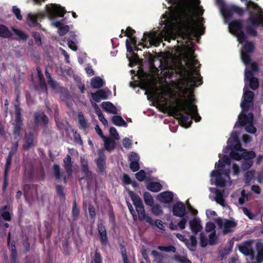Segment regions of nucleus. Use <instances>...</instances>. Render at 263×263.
Wrapping results in <instances>:
<instances>
[{"instance_id": "f257e3e1", "label": "nucleus", "mask_w": 263, "mask_h": 263, "mask_svg": "<svg viewBox=\"0 0 263 263\" xmlns=\"http://www.w3.org/2000/svg\"><path fill=\"white\" fill-rule=\"evenodd\" d=\"M170 108L179 116L180 122L186 128L191 125L193 119L195 122H199L201 119L198 113L197 105L193 104L190 101L178 99Z\"/></svg>"}, {"instance_id": "f03ea898", "label": "nucleus", "mask_w": 263, "mask_h": 263, "mask_svg": "<svg viewBox=\"0 0 263 263\" xmlns=\"http://www.w3.org/2000/svg\"><path fill=\"white\" fill-rule=\"evenodd\" d=\"M250 5L256 12L253 10L249 11V16L246 20L245 29L249 36L256 37L258 35L256 29L259 27H263V10L253 2H250Z\"/></svg>"}, {"instance_id": "7ed1b4c3", "label": "nucleus", "mask_w": 263, "mask_h": 263, "mask_svg": "<svg viewBox=\"0 0 263 263\" xmlns=\"http://www.w3.org/2000/svg\"><path fill=\"white\" fill-rule=\"evenodd\" d=\"M128 194L136 207V211L138 214V219L140 221H145L152 226L155 224L158 229L163 231L165 230V227L161 220L157 219L154 222V220L150 216L146 214L142 201L136 193L128 190Z\"/></svg>"}, {"instance_id": "20e7f679", "label": "nucleus", "mask_w": 263, "mask_h": 263, "mask_svg": "<svg viewBox=\"0 0 263 263\" xmlns=\"http://www.w3.org/2000/svg\"><path fill=\"white\" fill-rule=\"evenodd\" d=\"M181 21L188 33L195 36L203 33L204 28L200 29L197 27L193 16L190 13L185 12L183 13L181 17Z\"/></svg>"}, {"instance_id": "39448f33", "label": "nucleus", "mask_w": 263, "mask_h": 263, "mask_svg": "<svg viewBox=\"0 0 263 263\" xmlns=\"http://www.w3.org/2000/svg\"><path fill=\"white\" fill-rule=\"evenodd\" d=\"M220 7V11L226 18H231L234 13H237L239 16L242 17L244 14L243 9L235 5L227 6L223 0H216Z\"/></svg>"}, {"instance_id": "423d86ee", "label": "nucleus", "mask_w": 263, "mask_h": 263, "mask_svg": "<svg viewBox=\"0 0 263 263\" xmlns=\"http://www.w3.org/2000/svg\"><path fill=\"white\" fill-rule=\"evenodd\" d=\"M229 29L230 33L234 35L240 43H242L247 39V36L243 31V24L241 20H234L229 23Z\"/></svg>"}, {"instance_id": "0eeeda50", "label": "nucleus", "mask_w": 263, "mask_h": 263, "mask_svg": "<svg viewBox=\"0 0 263 263\" xmlns=\"http://www.w3.org/2000/svg\"><path fill=\"white\" fill-rule=\"evenodd\" d=\"M216 222L220 228H223V233L226 234L233 231V229L237 226V223L230 219H222L220 217L216 219Z\"/></svg>"}, {"instance_id": "6e6552de", "label": "nucleus", "mask_w": 263, "mask_h": 263, "mask_svg": "<svg viewBox=\"0 0 263 263\" xmlns=\"http://www.w3.org/2000/svg\"><path fill=\"white\" fill-rule=\"evenodd\" d=\"M47 12L50 19L54 20L58 16L63 17L66 11L64 7H61L60 5L54 4L47 9Z\"/></svg>"}, {"instance_id": "1a4fd4ad", "label": "nucleus", "mask_w": 263, "mask_h": 263, "mask_svg": "<svg viewBox=\"0 0 263 263\" xmlns=\"http://www.w3.org/2000/svg\"><path fill=\"white\" fill-rule=\"evenodd\" d=\"M14 152L11 151L9 152L8 156L6 158V162L5 164L4 174V181L2 187L3 192H5L8 185V174L9 170L12 163V159Z\"/></svg>"}, {"instance_id": "9d476101", "label": "nucleus", "mask_w": 263, "mask_h": 263, "mask_svg": "<svg viewBox=\"0 0 263 263\" xmlns=\"http://www.w3.org/2000/svg\"><path fill=\"white\" fill-rule=\"evenodd\" d=\"M243 97L244 99L241 102L240 106L243 111H247L250 105H253L254 93L250 90L244 91Z\"/></svg>"}, {"instance_id": "9b49d317", "label": "nucleus", "mask_w": 263, "mask_h": 263, "mask_svg": "<svg viewBox=\"0 0 263 263\" xmlns=\"http://www.w3.org/2000/svg\"><path fill=\"white\" fill-rule=\"evenodd\" d=\"M197 76H194V71H187V74L185 77V81L189 84L192 85L193 87H197L198 85L196 84L199 82V85H201L202 83V77L198 72L196 73Z\"/></svg>"}, {"instance_id": "f8f14e48", "label": "nucleus", "mask_w": 263, "mask_h": 263, "mask_svg": "<svg viewBox=\"0 0 263 263\" xmlns=\"http://www.w3.org/2000/svg\"><path fill=\"white\" fill-rule=\"evenodd\" d=\"M173 215L182 218L186 214L187 211L184 204L182 202H177L175 203L172 209Z\"/></svg>"}, {"instance_id": "ddd939ff", "label": "nucleus", "mask_w": 263, "mask_h": 263, "mask_svg": "<svg viewBox=\"0 0 263 263\" xmlns=\"http://www.w3.org/2000/svg\"><path fill=\"white\" fill-rule=\"evenodd\" d=\"M97 229L100 235V241L101 245L105 247L108 243L106 229L102 222H99L97 224Z\"/></svg>"}, {"instance_id": "4468645a", "label": "nucleus", "mask_w": 263, "mask_h": 263, "mask_svg": "<svg viewBox=\"0 0 263 263\" xmlns=\"http://www.w3.org/2000/svg\"><path fill=\"white\" fill-rule=\"evenodd\" d=\"M110 91L109 90L100 89L96 92L91 93V96L93 100L96 102H100L102 99H107Z\"/></svg>"}, {"instance_id": "2eb2a0df", "label": "nucleus", "mask_w": 263, "mask_h": 263, "mask_svg": "<svg viewBox=\"0 0 263 263\" xmlns=\"http://www.w3.org/2000/svg\"><path fill=\"white\" fill-rule=\"evenodd\" d=\"M252 242L251 240L245 241L239 246V251L246 256H253L254 252L252 249Z\"/></svg>"}, {"instance_id": "dca6fc26", "label": "nucleus", "mask_w": 263, "mask_h": 263, "mask_svg": "<svg viewBox=\"0 0 263 263\" xmlns=\"http://www.w3.org/2000/svg\"><path fill=\"white\" fill-rule=\"evenodd\" d=\"M52 171L55 180H60L63 179V182L65 184L67 183V179L71 177H68L67 176H63V172H61L60 165L58 164H53L52 166Z\"/></svg>"}, {"instance_id": "f3484780", "label": "nucleus", "mask_w": 263, "mask_h": 263, "mask_svg": "<svg viewBox=\"0 0 263 263\" xmlns=\"http://www.w3.org/2000/svg\"><path fill=\"white\" fill-rule=\"evenodd\" d=\"M174 195L172 192L165 191L158 195L157 198L161 202L170 203L173 200Z\"/></svg>"}, {"instance_id": "a211bd4d", "label": "nucleus", "mask_w": 263, "mask_h": 263, "mask_svg": "<svg viewBox=\"0 0 263 263\" xmlns=\"http://www.w3.org/2000/svg\"><path fill=\"white\" fill-rule=\"evenodd\" d=\"M189 226L190 229L195 235L200 232L202 229L201 221L197 218H194L192 220H190Z\"/></svg>"}, {"instance_id": "6ab92c4d", "label": "nucleus", "mask_w": 263, "mask_h": 263, "mask_svg": "<svg viewBox=\"0 0 263 263\" xmlns=\"http://www.w3.org/2000/svg\"><path fill=\"white\" fill-rule=\"evenodd\" d=\"M99 157L95 160L97 164L98 171L99 173H103L105 169L106 156L104 154L103 151L100 150L99 152Z\"/></svg>"}, {"instance_id": "aec40b11", "label": "nucleus", "mask_w": 263, "mask_h": 263, "mask_svg": "<svg viewBox=\"0 0 263 263\" xmlns=\"http://www.w3.org/2000/svg\"><path fill=\"white\" fill-rule=\"evenodd\" d=\"M64 166L68 177H72L73 162L71 157L67 155L63 159Z\"/></svg>"}, {"instance_id": "412c9836", "label": "nucleus", "mask_w": 263, "mask_h": 263, "mask_svg": "<svg viewBox=\"0 0 263 263\" xmlns=\"http://www.w3.org/2000/svg\"><path fill=\"white\" fill-rule=\"evenodd\" d=\"M254 115L252 112H249L248 115L242 114L239 117V124L240 126H244L247 123H252Z\"/></svg>"}, {"instance_id": "4be33fe9", "label": "nucleus", "mask_w": 263, "mask_h": 263, "mask_svg": "<svg viewBox=\"0 0 263 263\" xmlns=\"http://www.w3.org/2000/svg\"><path fill=\"white\" fill-rule=\"evenodd\" d=\"M151 255L154 258L153 263H164L165 259L167 257V255L159 253L156 250H153Z\"/></svg>"}, {"instance_id": "5701e85b", "label": "nucleus", "mask_w": 263, "mask_h": 263, "mask_svg": "<svg viewBox=\"0 0 263 263\" xmlns=\"http://www.w3.org/2000/svg\"><path fill=\"white\" fill-rule=\"evenodd\" d=\"M25 144L23 145V148L29 150L34 145V135L32 132L26 134L25 136Z\"/></svg>"}, {"instance_id": "b1692460", "label": "nucleus", "mask_w": 263, "mask_h": 263, "mask_svg": "<svg viewBox=\"0 0 263 263\" xmlns=\"http://www.w3.org/2000/svg\"><path fill=\"white\" fill-rule=\"evenodd\" d=\"M102 139L104 140V148L107 151L110 152L115 148L116 142L115 139L106 136Z\"/></svg>"}, {"instance_id": "393cba45", "label": "nucleus", "mask_w": 263, "mask_h": 263, "mask_svg": "<svg viewBox=\"0 0 263 263\" xmlns=\"http://www.w3.org/2000/svg\"><path fill=\"white\" fill-rule=\"evenodd\" d=\"M16 114L15 119V123L14 124L13 130H21L22 126L23 125V121L21 117V114H20V110L18 107H16Z\"/></svg>"}, {"instance_id": "a878e982", "label": "nucleus", "mask_w": 263, "mask_h": 263, "mask_svg": "<svg viewBox=\"0 0 263 263\" xmlns=\"http://www.w3.org/2000/svg\"><path fill=\"white\" fill-rule=\"evenodd\" d=\"M44 15L42 13H38L35 15H33L31 13L28 14L27 17L28 24L30 25L32 24L34 26H36L39 24L37 21L38 19H42Z\"/></svg>"}, {"instance_id": "bb28decb", "label": "nucleus", "mask_w": 263, "mask_h": 263, "mask_svg": "<svg viewBox=\"0 0 263 263\" xmlns=\"http://www.w3.org/2000/svg\"><path fill=\"white\" fill-rule=\"evenodd\" d=\"M162 39L157 36V32L153 31L151 32L150 42H148V45H146L145 46H147L150 47L152 46H154L155 47H158L160 45Z\"/></svg>"}, {"instance_id": "cd10ccee", "label": "nucleus", "mask_w": 263, "mask_h": 263, "mask_svg": "<svg viewBox=\"0 0 263 263\" xmlns=\"http://www.w3.org/2000/svg\"><path fill=\"white\" fill-rule=\"evenodd\" d=\"M255 249L257 252L256 257L257 262L260 263L263 260V243L260 240L257 241L255 244Z\"/></svg>"}, {"instance_id": "c85d7f7f", "label": "nucleus", "mask_w": 263, "mask_h": 263, "mask_svg": "<svg viewBox=\"0 0 263 263\" xmlns=\"http://www.w3.org/2000/svg\"><path fill=\"white\" fill-rule=\"evenodd\" d=\"M101 106L102 108L106 112L111 113L113 114H117V108L114 105V104L110 102H103Z\"/></svg>"}, {"instance_id": "c756f323", "label": "nucleus", "mask_w": 263, "mask_h": 263, "mask_svg": "<svg viewBox=\"0 0 263 263\" xmlns=\"http://www.w3.org/2000/svg\"><path fill=\"white\" fill-rule=\"evenodd\" d=\"M162 188V185L158 182H149L146 185V189L152 192H158Z\"/></svg>"}, {"instance_id": "7c9ffc66", "label": "nucleus", "mask_w": 263, "mask_h": 263, "mask_svg": "<svg viewBox=\"0 0 263 263\" xmlns=\"http://www.w3.org/2000/svg\"><path fill=\"white\" fill-rule=\"evenodd\" d=\"M12 36V33L5 25L0 24V37L9 39Z\"/></svg>"}, {"instance_id": "2f4dec72", "label": "nucleus", "mask_w": 263, "mask_h": 263, "mask_svg": "<svg viewBox=\"0 0 263 263\" xmlns=\"http://www.w3.org/2000/svg\"><path fill=\"white\" fill-rule=\"evenodd\" d=\"M151 36V32H145L143 33V37L141 39V42L138 44V46H141L142 48H149V46H145L148 45V42H150V37Z\"/></svg>"}, {"instance_id": "473e14b6", "label": "nucleus", "mask_w": 263, "mask_h": 263, "mask_svg": "<svg viewBox=\"0 0 263 263\" xmlns=\"http://www.w3.org/2000/svg\"><path fill=\"white\" fill-rule=\"evenodd\" d=\"M243 43V42H242ZM255 49L254 43L251 41H247V39L244 41L243 45V50L241 52L251 53L253 52Z\"/></svg>"}, {"instance_id": "72a5a7b5", "label": "nucleus", "mask_w": 263, "mask_h": 263, "mask_svg": "<svg viewBox=\"0 0 263 263\" xmlns=\"http://www.w3.org/2000/svg\"><path fill=\"white\" fill-rule=\"evenodd\" d=\"M112 122L118 126H124L127 127V123L124 121V120L120 116H114L111 119Z\"/></svg>"}, {"instance_id": "f704fd0d", "label": "nucleus", "mask_w": 263, "mask_h": 263, "mask_svg": "<svg viewBox=\"0 0 263 263\" xmlns=\"http://www.w3.org/2000/svg\"><path fill=\"white\" fill-rule=\"evenodd\" d=\"M81 164L82 172L85 174L86 177H90L91 174L90 171L89 170L87 160L84 159H81Z\"/></svg>"}, {"instance_id": "c9c22d12", "label": "nucleus", "mask_w": 263, "mask_h": 263, "mask_svg": "<svg viewBox=\"0 0 263 263\" xmlns=\"http://www.w3.org/2000/svg\"><path fill=\"white\" fill-rule=\"evenodd\" d=\"M256 157V154L253 151H248L246 149H242L241 158L244 160H252Z\"/></svg>"}, {"instance_id": "e433bc0d", "label": "nucleus", "mask_w": 263, "mask_h": 263, "mask_svg": "<svg viewBox=\"0 0 263 263\" xmlns=\"http://www.w3.org/2000/svg\"><path fill=\"white\" fill-rule=\"evenodd\" d=\"M8 209L9 206L8 205L1 207L0 208V214L5 220L9 221L11 220V216L10 213L6 211L8 210Z\"/></svg>"}, {"instance_id": "4c0bfd02", "label": "nucleus", "mask_w": 263, "mask_h": 263, "mask_svg": "<svg viewBox=\"0 0 263 263\" xmlns=\"http://www.w3.org/2000/svg\"><path fill=\"white\" fill-rule=\"evenodd\" d=\"M17 253L14 241H12L11 246L10 260L11 263H17Z\"/></svg>"}, {"instance_id": "58836bf2", "label": "nucleus", "mask_w": 263, "mask_h": 263, "mask_svg": "<svg viewBox=\"0 0 263 263\" xmlns=\"http://www.w3.org/2000/svg\"><path fill=\"white\" fill-rule=\"evenodd\" d=\"M91 85L94 88H100L103 85V81L100 77H94L91 79Z\"/></svg>"}, {"instance_id": "ea45409f", "label": "nucleus", "mask_w": 263, "mask_h": 263, "mask_svg": "<svg viewBox=\"0 0 263 263\" xmlns=\"http://www.w3.org/2000/svg\"><path fill=\"white\" fill-rule=\"evenodd\" d=\"M186 6H194L198 7L200 4V0H175Z\"/></svg>"}, {"instance_id": "a19ab883", "label": "nucleus", "mask_w": 263, "mask_h": 263, "mask_svg": "<svg viewBox=\"0 0 263 263\" xmlns=\"http://www.w3.org/2000/svg\"><path fill=\"white\" fill-rule=\"evenodd\" d=\"M255 171L253 170L248 171L245 174L244 182L246 185H249L251 181L254 178Z\"/></svg>"}, {"instance_id": "79ce46f5", "label": "nucleus", "mask_w": 263, "mask_h": 263, "mask_svg": "<svg viewBox=\"0 0 263 263\" xmlns=\"http://www.w3.org/2000/svg\"><path fill=\"white\" fill-rule=\"evenodd\" d=\"M80 214V210L77 205L76 201L74 200L72 204V209L71 212L72 218L73 221L78 220Z\"/></svg>"}, {"instance_id": "37998d69", "label": "nucleus", "mask_w": 263, "mask_h": 263, "mask_svg": "<svg viewBox=\"0 0 263 263\" xmlns=\"http://www.w3.org/2000/svg\"><path fill=\"white\" fill-rule=\"evenodd\" d=\"M215 195L216 201L219 204L223 205L224 202V200L223 199V192L218 189H216L215 191Z\"/></svg>"}, {"instance_id": "c03bdc74", "label": "nucleus", "mask_w": 263, "mask_h": 263, "mask_svg": "<svg viewBox=\"0 0 263 263\" xmlns=\"http://www.w3.org/2000/svg\"><path fill=\"white\" fill-rule=\"evenodd\" d=\"M143 198L145 203L148 206H153L154 204L153 198L148 192H145L143 194Z\"/></svg>"}, {"instance_id": "a18cd8bd", "label": "nucleus", "mask_w": 263, "mask_h": 263, "mask_svg": "<svg viewBox=\"0 0 263 263\" xmlns=\"http://www.w3.org/2000/svg\"><path fill=\"white\" fill-rule=\"evenodd\" d=\"M79 127L85 129L87 127V123L82 112L78 114Z\"/></svg>"}, {"instance_id": "49530a36", "label": "nucleus", "mask_w": 263, "mask_h": 263, "mask_svg": "<svg viewBox=\"0 0 263 263\" xmlns=\"http://www.w3.org/2000/svg\"><path fill=\"white\" fill-rule=\"evenodd\" d=\"M90 263H103L102 257L98 249H96L95 251L94 255L91 259Z\"/></svg>"}, {"instance_id": "de8ad7c7", "label": "nucleus", "mask_w": 263, "mask_h": 263, "mask_svg": "<svg viewBox=\"0 0 263 263\" xmlns=\"http://www.w3.org/2000/svg\"><path fill=\"white\" fill-rule=\"evenodd\" d=\"M12 29L14 33L19 37L20 40H26L28 39V35L24 31L14 27H12Z\"/></svg>"}, {"instance_id": "09e8293b", "label": "nucleus", "mask_w": 263, "mask_h": 263, "mask_svg": "<svg viewBox=\"0 0 263 263\" xmlns=\"http://www.w3.org/2000/svg\"><path fill=\"white\" fill-rule=\"evenodd\" d=\"M241 58L245 65L248 66L251 64V53L241 52Z\"/></svg>"}, {"instance_id": "8fccbe9b", "label": "nucleus", "mask_w": 263, "mask_h": 263, "mask_svg": "<svg viewBox=\"0 0 263 263\" xmlns=\"http://www.w3.org/2000/svg\"><path fill=\"white\" fill-rule=\"evenodd\" d=\"M174 259L179 263H192L186 256H181L178 254H176L174 256Z\"/></svg>"}, {"instance_id": "3c124183", "label": "nucleus", "mask_w": 263, "mask_h": 263, "mask_svg": "<svg viewBox=\"0 0 263 263\" xmlns=\"http://www.w3.org/2000/svg\"><path fill=\"white\" fill-rule=\"evenodd\" d=\"M55 190L57 196L61 198L65 199V194L64 192V187L60 184L55 185Z\"/></svg>"}, {"instance_id": "603ef678", "label": "nucleus", "mask_w": 263, "mask_h": 263, "mask_svg": "<svg viewBox=\"0 0 263 263\" xmlns=\"http://www.w3.org/2000/svg\"><path fill=\"white\" fill-rule=\"evenodd\" d=\"M158 249L162 251L165 252H176V248L173 246H161L158 247Z\"/></svg>"}, {"instance_id": "864d4df0", "label": "nucleus", "mask_w": 263, "mask_h": 263, "mask_svg": "<svg viewBox=\"0 0 263 263\" xmlns=\"http://www.w3.org/2000/svg\"><path fill=\"white\" fill-rule=\"evenodd\" d=\"M152 213L156 216H159L162 214V210L160 205L158 204L151 206Z\"/></svg>"}, {"instance_id": "5fc2aeb1", "label": "nucleus", "mask_w": 263, "mask_h": 263, "mask_svg": "<svg viewBox=\"0 0 263 263\" xmlns=\"http://www.w3.org/2000/svg\"><path fill=\"white\" fill-rule=\"evenodd\" d=\"M120 249L122 257L123 258V263H128V257H127V253H126V248H125V246L121 244L120 245Z\"/></svg>"}, {"instance_id": "6e6d98bb", "label": "nucleus", "mask_w": 263, "mask_h": 263, "mask_svg": "<svg viewBox=\"0 0 263 263\" xmlns=\"http://www.w3.org/2000/svg\"><path fill=\"white\" fill-rule=\"evenodd\" d=\"M249 82L250 87L253 90H256L259 86V82L256 77L248 81Z\"/></svg>"}, {"instance_id": "4d7b16f0", "label": "nucleus", "mask_w": 263, "mask_h": 263, "mask_svg": "<svg viewBox=\"0 0 263 263\" xmlns=\"http://www.w3.org/2000/svg\"><path fill=\"white\" fill-rule=\"evenodd\" d=\"M191 243L186 244L188 248L191 250H194V249L196 248L197 246V241L196 239V237L194 235H191L190 236Z\"/></svg>"}, {"instance_id": "13d9d810", "label": "nucleus", "mask_w": 263, "mask_h": 263, "mask_svg": "<svg viewBox=\"0 0 263 263\" xmlns=\"http://www.w3.org/2000/svg\"><path fill=\"white\" fill-rule=\"evenodd\" d=\"M71 132L73 135V138L75 142L80 145L83 144V141L81 139L80 134L78 133L74 129H72Z\"/></svg>"}, {"instance_id": "bf43d9fd", "label": "nucleus", "mask_w": 263, "mask_h": 263, "mask_svg": "<svg viewBox=\"0 0 263 263\" xmlns=\"http://www.w3.org/2000/svg\"><path fill=\"white\" fill-rule=\"evenodd\" d=\"M136 179L139 181L141 182L144 180L146 178V173L144 170H140L135 174Z\"/></svg>"}, {"instance_id": "052dcab7", "label": "nucleus", "mask_w": 263, "mask_h": 263, "mask_svg": "<svg viewBox=\"0 0 263 263\" xmlns=\"http://www.w3.org/2000/svg\"><path fill=\"white\" fill-rule=\"evenodd\" d=\"M215 184L216 186L224 187L226 185V181L224 178H223L221 175L218 178H216L215 181Z\"/></svg>"}, {"instance_id": "680f3d73", "label": "nucleus", "mask_w": 263, "mask_h": 263, "mask_svg": "<svg viewBox=\"0 0 263 263\" xmlns=\"http://www.w3.org/2000/svg\"><path fill=\"white\" fill-rule=\"evenodd\" d=\"M12 12L17 20L21 21L23 19L20 9L16 6L12 7Z\"/></svg>"}, {"instance_id": "e2e57ef3", "label": "nucleus", "mask_w": 263, "mask_h": 263, "mask_svg": "<svg viewBox=\"0 0 263 263\" xmlns=\"http://www.w3.org/2000/svg\"><path fill=\"white\" fill-rule=\"evenodd\" d=\"M69 30V27L68 25H65L64 26L60 27L58 29V33L60 36H63L65 35Z\"/></svg>"}, {"instance_id": "0e129e2a", "label": "nucleus", "mask_w": 263, "mask_h": 263, "mask_svg": "<svg viewBox=\"0 0 263 263\" xmlns=\"http://www.w3.org/2000/svg\"><path fill=\"white\" fill-rule=\"evenodd\" d=\"M209 244L210 245L213 246L216 243L217 238L215 232H213L211 233L209 235Z\"/></svg>"}, {"instance_id": "69168bd1", "label": "nucleus", "mask_w": 263, "mask_h": 263, "mask_svg": "<svg viewBox=\"0 0 263 263\" xmlns=\"http://www.w3.org/2000/svg\"><path fill=\"white\" fill-rule=\"evenodd\" d=\"M200 243L202 248L205 247L208 245V239L202 233L200 234Z\"/></svg>"}, {"instance_id": "338daca9", "label": "nucleus", "mask_w": 263, "mask_h": 263, "mask_svg": "<svg viewBox=\"0 0 263 263\" xmlns=\"http://www.w3.org/2000/svg\"><path fill=\"white\" fill-rule=\"evenodd\" d=\"M236 143L233 145L231 144L229 146V147L232 150H235L236 151H242V148H241V144L240 143L239 141H237L235 142Z\"/></svg>"}, {"instance_id": "774afa93", "label": "nucleus", "mask_w": 263, "mask_h": 263, "mask_svg": "<svg viewBox=\"0 0 263 263\" xmlns=\"http://www.w3.org/2000/svg\"><path fill=\"white\" fill-rule=\"evenodd\" d=\"M230 157L234 160H240L242 159L241 154H239L237 152L232 151L230 153Z\"/></svg>"}]
</instances>
